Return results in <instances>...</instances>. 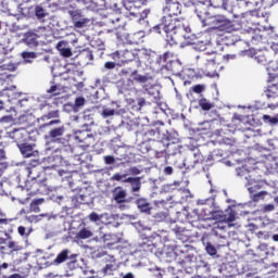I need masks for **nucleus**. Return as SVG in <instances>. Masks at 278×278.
I'll list each match as a JSON object with an SVG mask.
<instances>
[{"instance_id": "obj_1", "label": "nucleus", "mask_w": 278, "mask_h": 278, "mask_svg": "<svg viewBox=\"0 0 278 278\" xmlns=\"http://www.w3.org/2000/svg\"><path fill=\"white\" fill-rule=\"evenodd\" d=\"M165 33V39L168 45H177L181 38H186V34H190V26H186V20L170 15L161 18V23L153 27L156 34Z\"/></svg>"}, {"instance_id": "obj_2", "label": "nucleus", "mask_w": 278, "mask_h": 278, "mask_svg": "<svg viewBox=\"0 0 278 278\" xmlns=\"http://www.w3.org/2000/svg\"><path fill=\"white\" fill-rule=\"evenodd\" d=\"M237 175L245 179V188L249 194H255V192H260V190L268 186V182L266 180L256 179L255 172H251L244 166L237 168Z\"/></svg>"}, {"instance_id": "obj_3", "label": "nucleus", "mask_w": 278, "mask_h": 278, "mask_svg": "<svg viewBox=\"0 0 278 278\" xmlns=\"http://www.w3.org/2000/svg\"><path fill=\"white\" fill-rule=\"evenodd\" d=\"M41 112L48 110L47 114H43L38 118V123H42L40 125V129H45V127H51L53 125H60L62 119L60 118V110H51V104L48 102H43L40 104Z\"/></svg>"}, {"instance_id": "obj_4", "label": "nucleus", "mask_w": 278, "mask_h": 278, "mask_svg": "<svg viewBox=\"0 0 278 278\" xmlns=\"http://www.w3.org/2000/svg\"><path fill=\"white\" fill-rule=\"evenodd\" d=\"M26 189L28 194H43V192L49 193L55 190V187L50 186L47 178L43 179H31L26 184Z\"/></svg>"}, {"instance_id": "obj_5", "label": "nucleus", "mask_w": 278, "mask_h": 278, "mask_svg": "<svg viewBox=\"0 0 278 278\" xmlns=\"http://www.w3.org/2000/svg\"><path fill=\"white\" fill-rule=\"evenodd\" d=\"M210 26L213 29H217L218 31H226V34H231V31H236V25L233 21L227 18L225 15H213L211 17Z\"/></svg>"}, {"instance_id": "obj_6", "label": "nucleus", "mask_w": 278, "mask_h": 278, "mask_svg": "<svg viewBox=\"0 0 278 278\" xmlns=\"http://www.w3.org/2000/svg\"><path fill=\"white\" fill-rule=\"evenodd\" d=\"M245 54L250 58H254V60L257 62V64H262L263 66H267V71H278V60L277 61H270L268 60V56L266 55V52L263 50H247Z\"/></svg>"}, {"instance_id": "obj_7", "label": "nucleus", "mask_w": 278, "mask_h": 278, "mask_svg": "<svg viewBox=\"0 0 278 278\" xmlns=\"http://www.w3.org/2000/svg\"><path fill=\"white\" fill-rule=\"evenodd\" d=\"M91 125H94V121H91L89 124H84V129L76 132V140H78V142L83 144L85 149H88L94 144V136L90 134Z\"/></svg>"}, {"instance_id": "obj_8", "label": "nucleus", "mask_w": 278, "mask_h": 278, "mask_svg": "<svg viewBox=\"0 0 278 278\" xmlns=\"http://www.w3.org/2000/svg\"><path fill=\"white\" fill-rule=\"evenodd\" d=\"M40 164V160H30L29 163L23 165L24 175L28 179H39L45 170V167H41Z\"/></svg>"}, {"instance_id": "obj_9", "label": "nucleus", "mask_w": 278, "mask_h": 278, "mask_svg": "<svg viewBox=\"0 0 278 278\" xmlns=\"http://www.w3.org/2000/svg\"><path fill=\"white\" fill-rule=\"evenodd\" d=\"M127 177V174L121 175L116 173L112 176V181H122L123 184H130L131 192H139L140 188H142V182L140 181V177Z\"/></svg>"}, {"instance_id": "obj_10", "label": "nucleus", "mask_w": 278, "mask_h": 278, "mask_svg": "<svg viewBox=\"0 0 278 278\" xmlns=\"http://www.w3.org/2000/svg\"><path fill=\"white\" fill-rule=\"evenodd\" d=\"M188 245H178L175 249V260L180 266H186V264H190V262H192V260L194 258V255L190 254V252H188Z\"/></svg>"}, {"instance_id": "obj_11", "label": "nucleus", "mask_w": 278, "mask_h": 278, "mask_svg": "<svg viewBox=\"0 0 278 278\" xmlns=\"http://www.w3.org/2000/svg\"><path fill=\"white\" fill-rule=\"evenodd\" d=\"M197 64L203 66L208 72L216 67V56L212 53L202 52L197 56Z\"/></svg>"}, {"instance_id": "obj_12", "label": "nucleus", "mask_w": 278, "mask_h": 278, "mask_svg": "<svg viewBox=\"0 0 278 278\" xmlns=\"http://www.w3.org/2000/svg\"><path fill=\"white\" fill-rule=\"evenodd\" d=\"M113 60H121L122 62H134L138 58V50L125 49L116 50L112 54Z\"/></svg>"}, {"instance_id": "obj_13", "label": "nucleus", "mask_w": 278, "mask_h": 278, "mask_svg": "<svg viewBox=\"0 0 278 278\" xmlns=\"http://www.w3.org/2000/svg\"><path fill=\"white\" fill-rule=\"evenodd\" d=\"M248 43L252 47H260V45H266L268 39L264 36L262 30H252L248 33Z\"/></svg>"}, {"instance_id": "obj_14", "label": "nucleus", "mask_w": 278, "mask_h": 278, "mask_svg": "<svg viewBox=\"0 0 278 278\" xmlns=\"http://www.w3.org/2000/svg\"><path fill=\"white\" fill-rule=\"evenodd\" d=\"M14 218H8L5 213L1 211L0 215V231L7 236V238H10V233L14 231Z\"/></svg>"}, {"instance_id": "obj_15", "label": "nucleus", "mask_w": 278, "mask_h": 278, "mask_svg": "<svg viewBox=\"0 0 278 278\" xmlns=\"http://www.w3.org/2000/svg\"><path fill=\"white\" fill-rule=\"evenodd\" d=\"M194 12L203 27H210V22L212 21L213 15L207 11V7L205 4H198L195 5Z\"/></svg>"}, {"instance_id": "obj_16", "label": "nucleus", "mask_w": 278, "mask_h": 278, "mask_svg": "<svg viewBox=\"0 0 278 278\" xmlns=\"http://www.w3.org/2000/svg\"><path fill=\"white\" fill-rule=\"evenodd\" d=\"M269 86L265 90V96L267 99H277L278 97V75H270L269 76Z\"/></svg>"}, {"instance_id": "obj_17", "label": "nucleus", "mask_w": 278, "mask_h": 278, "mask_svg": "<svg viewBox=\"0 0 278 278\" xmlns=\"http://www.w3.org/2000/svg\"><path fill=\"white\" fill-rule=\"evenodd\" d=\"M10 138L17 144H23L29 138V132L25 128H17L10 132Z\"/></svg>"}, {"instance_id": "obj_18", "label": "nucleus", "mask_w": 278, "mask_h": 278, "mask_svg": "<svg viewBox=\"0 0 278 278\" xmlns=\"http://www.w3.org/2000/svg\"><path fill=\"white\" fill-rule=\"evenodd\" d=\"M96 242H103L105 247H114V244H118L121 242V237L115 233H105L100 239L98 237L94 238Z\"/></svg>"}, {"instance_id": "obj_19", "label": "nucleus", "mask_w": 278, "mask_h": 278, "mask_svg": "<svg viewBox=\"0 0 278 278\" xmlns=\"http://www.w3.org/2000/svg\"><path fill=\"white\" fill-rule=\"evenodd\" d=\"M65 131H66V127L64 125L52 128L46 136V139L52 140V142H60V140H62V136H64Z\"/></svg>"}, {"instance_id": "obj_20", "label": "nucleus", "mask_w": 278, "mask_h": 278, "mask_svg": "<svg viewBox=\"0 0 278 278\" xmlns=\"http://www.w3.org/2000/svg\"><path fill=\"white\" fill-rule=\"evenodd\" d=\"M164 12H167V16L177 17L181 14V4L179 2H173L172 0L166 2Z\"/></svg>"}, {"instance_id": "obj_21", "label": "nucleus", "mask_w": 278, "mask_h": 278, "mask_svg": "<svg viewBox=\"0 0 278 278\" xmlns=\"http://www.w3.org/2000/svg\"><path fill=\"white\" fill-rule=\"evenodd\" d=\"M17 147L23 157H38L39 155V152L37 150H34V147L29 143H20L17 144Z\"/></svg>"}, {"instance_id": "obj_22", "label": "nucleus", "mask_w": 278, "mask_h": 278, "mask_svg": "<svg viewBox=\"0 0 278 278\" xmlns=\"http://www.w3.org/2000/svg\"><path fill=\"white\" fill-rule=\"evenodd\" d=\"M116 270H118V262H116L114 256H111L110 260L106 261L105 266L102 268V273L105 276L112 277Z\"/></svg>"}, {"instance_id": "obj_23", "label": "nucleus", "mask_w": 278, "mask_h": 278, "mask_svg": "<svg viewBox=\"0 0 278 278\" xmlns=\"http://www.w3.org/2000/svg\"><path fill=\"white\" fill-rule=\"evenodd\" d=\"M247 3H254L256 9L252 10L249 12V21H253V18H264L266 17V13L262 10V2L261 1H252V2H247Z\"/></svg>"}, {"instance_id": "obj_24", "label": "nucleus", "mask_w": 278, "mask_h": 278, "mask_svg": "<svg viewBox=\"0 0 278 278\" xmlns=\"http://www.w3.org/2000/svg\"><path fill=\"white\" fill-rule=\"evenodd\" d=\"M136 205L139 210V212L143 213V214H151V203H149V201L144 198H139L136 200Z\"/></svg>"}, {"instance_id": "obj_25", "label": "nucleus", "mask_w": 278, "mask_h": 278, "mask_svg": "<svg viewBox=\"0 0 278 278\" xmlns=\"http://www.w3.org/2000/svg\"><path fill=\"white\" fill-rule=\"evenodd\" d=\"M113 197L116 203H125L127 201V191L123 187H116L113 191Z\"/></svg>"}, {"instance_id": "obj_26", "label": "nucleus", "mask_w": 278, "mask_h": 278, "mask_svg": "<svg viewBox=\"0 0 278 278\" xmlns=\"http://www.w3.org/2000/svg\"><path fill=\"white\" fill-rule=\"evenodd\" d=\"M68 255H71V250L65 249L61 251L53 261L54 266H60V264H64V262L68 260Z\"/></svg>"}, {"instance_id": "obj_27", "label": "nucleus", "mask_w": 278, "mask_h": 278, "mask_svg": "<svg viewBox=\"0 0 278 278\" xmlns=\"http://www.w3.org/2000/svg\"><path fill=\"white\" fill-rule=\"evenodd\" d=\"M268 197V191H256L254 193H250V199L253 203H260V201H264Z\"/></svg>"}, {"instance_id": "obj_28", "label": "nucleus", "mask_w": 278, "mask_h": 278, "mask_svg": "<svg viewBox=\"0 0 278 278\" xmlns=\"http://www.w3.org/2000/svg\"><path fill=\"white\" fill-rule=\"evenodd\" d=\"M25 42L29 47H38V35L36 33H27Z\"/></svg>"}, {"instance_id": "obj_29", "label": "nucleus", "mask_w": 278, "mask_h": 278, "mask_svg": "<svg viewBox=\"0 0 278 278\" xmlns=\"http://www.w3.org/2000/svg\"><path fill=\"white\" fill-rule=\"evenodd\" d=\"M132 81L137 84H147L149 81V76L138 74V70L131 72Z\"/></svg>"}, {"instance_id": "obj_30", "label": "nucleus", "mask_w": 278, "mask_h": 278, "mask_svg": "<svg viewBox=\"0 0 278 278\" xmlns=\"http://www.w3.org/2000/svg\"><path fill=\"white\" fill-rule=\"evenodd\" d=\"M42 203H45V199L39 198V199H35L30 202V212H34L35 214H38V212H40V205H42Z\"/></svg>"}, {"instance_id": "obj_31", "label": "nucleus", "mask_w": 278, "mask_h": 278, "mask_svg": "<svg viewBox=\"0 0 278 278\" xmlns=\"http://www.w3.org/2000/svg\"><path fill=\"white\" fill-rule=\"evenodd\" d=\"M76 238H78V240H88V238H92V231L84 227L77 232Z\"/></svg>"}, {"instance_id": "obj_32", "label": "nucleus", "mask_w": 278, "mask_h": 278, "mask_svg": "<svg viewBox=\"0 0 278 278\" xmlns=\"http://www.w3.org/2000/svg\"><path fill=\"white\" fill-rule=\"evenodd\" d=\"M198 105L203 110L204 112H210L212 108H214V104L210 102V100L202 98L198 101Z\"/></svg>"}, {"instance_id": "obj_33", "label": "nucleus", "mask_w": 278, "mask_h": 278, "mask_svg": "<svg viewBox=\"0 0 278 278\" xmlns=\"http://www.w3.org/2000/svg\"><path fill=\"white\" fill-rule=\"evenodd\" d=\"M5 150L0 149V177L1 175H3V170H5L8 166H10V163L3 161L5 160Z\"/></svg>"}, {"instance_id": "obj_34", "label": "nucleus", "mask_w": 278, "mask_h": 278, "mask_svg": "<svg viewBox=\"0 0 278 278\" xmlns=\"http://www.w3.org/2000/svg\"><path fill=\"white\" fill-rule=\"evenodd\" d=\"M173 231H174V233H176V237L178 238V240H182V242L188 240V236H186V229L185 228L176 226L173 229Z\"/></svg>"}, {"instance_id": "obj_35", "label": "nucleus", "mask_w": 278, "mask_h": 278, "mask_svg": "<svg viewBox=\"0 0 278 278\" xmlns=\"http://www.w3.org/2000/svg\"><path fill=\"white\" fill-rule=\"evenodd\" d=\"M12 270V264L9 263H2L0 264V278H7L8 273Z\"/></svg>"}, {"instance_id": "obj_36", "label": "nucleus", "mask_w": 278, "mask_h": 278, "mask_svg": "<svg viewBox=\"0 0 278 278\" xmlns=\"http://www.w3.org/2000/svg\"><path fill=\"white\" fill-rule=\"evenodd\" d=\"M7 247H8V249H10V253L23 251V245L17 244L15 241H9Z\"/></svg>"}, {"instance_id": "obj_37", "label": "nucleus", "mask_w": 278, "mask_h": 278, "mask_svg": "<svg viewBox=\"0 0 278 278\" xmlns=\"http://www.w3.org/2000/svg\"><path fill=\"white\" fill-rule=\"evenodd\" d=\"M28 106H29V99H27V98L18 100L16 103V108H18L20 110H23V112H27Z\"/></svg>"}, {"instance_id": "obj_38", "label": "nucleus", "mask_w": 278, "mask_h": 278, "mask_svg": "<svg viewBox=\"0 0 278 278\" xmlns=\"http://www.w3.org/2000/svg\"><path fill=\"white\" fill-rule=\"evenodd\" d=\"M263 122L267 125H277L278 124V117H273L270 115H263Z\"/></svg>"}, {"instance_id": "obj_39", "label": "nucleus", "mask_w": 278, "mask_h": 278, "mask_svg": "<svg viewBox=\"0 0 278 278\" xmlns=\"http://www.w3.org/2000/svg\"><path fill=\"white\" fill-rule=\"evenodd\" d=\"M204 91H205V85H195L189 89V92H194L195 94H201V92H204Z\"/></svg>"}, {"instance_id": "obj_40", "label": "nucleus", "mask_w": 278, "mask_h": 278, "mask_svg": "<svg viewBox=\"0 0 278 278\" xmlns=\"http://www.w3.org/2000/svg\"><path fill=\"white\" fill-rule=\"evenodd\" d=\"M62 89H60V86L58 85H52L48 90V94H53V97H58L60 94Z\"/></svg>"}, {"instance_id": "obj_41", "label": "nucleus", "mask_w": 278, "mask_h": 278, "mask_svg": "<svg viewBox=\"0 0 278 278\" xmlns=\"http://www.w3.org/2000/svg\"><path fill=\"white\" fill-rule=\"evenodd\" d=\"M211 5H213V8H223L224 10H227L225 0H211Z\"/></svg>"}, {"instance_id": "obj_42", "label": "nucleus", "mask_w": 278, "mask_h": 278, "mask_svg": "<svg viewBox=\"0 0 278 278\" xmlns=\"http://www.w3.org/2000/svg\"><path fill=\"white\" fill-rule=\"evenodd\" d=\"M114 114H116V111L114 109H103L102 110L103 118H110V116H114Z\"/></svg>"}, {"instance_id": "obj_43", "label": "nucleus", "mask_w": 278, "mask_h": 278, "mask_svg": "<svg viewBox=\"0 0 278 278\" xmlns=\"http://www.w3.org/2000/svg\"><path fill=\"white\" fill-rule=\"evenodd\" d=\"M22 58H23V60H35V58H37V54H36V52L24 51V52H22Z\"/></svg>"}, {"instance_id": "obj_44", "label": "nucleus", "mask_w": 278, "mask_h": 278, "mask_svg": "<svg viewBox=\"0 0 278 278\" xmlns=\"http://www.w3.org/2000/svg\"><path fill=\"white\" fill-rule=\"evenodd\" d=\"M88 25V20L87 18H80L77 22L74 23V27L81 29V27H86Z\"/></svg>"}, {"instance_id": "obj_45", "label": "nucleus", "mask_w": 278, "mask_h": 278, "mask_svg": "<svg viewBox=\"0 0 278 278\" xmlns=\"http://www.w3.org/2000/svg\"><path fill=\"white\" fill-rule=\"evenodd\" d=\"M42 217H45V214H41V215H30V216L27 217V220L29 223H40Z\"/></svg>"}, {"instance_id": "obj_46", "label": "nucleus", "mask_w": 278, "mask_h": 278, "mask_svg": "<svg viewBox=\"0 0 278 278\" xmlns=\"http://www.w3.org/2000/svg\"><path fill=\"white\" fill-rule=\"evenodd\" d=\"M223 220H227L228 223H233V220H236V212L230 211L228 215H225V217H223Z\"/></svg>"}, {"instance_id": "obj_47", "label": "nucleus", "mask_w": 278, "mask_h": 278, "mask_svg": "<svg viewBox=\"0 0 278 278\" xmlns=\"http://www.w3.org/2000/svg\"><path fill=\"white\" fill-rule=\"evenodd\" d=\"M61 153H62V157H64L65 153H67V155H73V148L71 146H64L61 149Z\"/></svg>"}, {"instance_id": "obj_48", "label": "nucleus", "mask_w": 278, "mask_h": 278, "mask_svg": "<svg viewBox=\"0 0 278 278\" xmlns=\"http://www.w3.org/2000/svg\"><path fill=\"white\" fill-rule=\"evenodd\" d=\"M36 16L37 18H45V16H47V13H45V9H42L41 7H37Z\"/></svg>"}, {"instance_id": "obj_49", "label": "nucleus", "mask_w": 278, "mask_h": 278, "mask_svg": "<svg viewBox=\"0 0 278 278\" xmlns=\"http://www.w3.org/2000/svg\"><path fill=\"white\" fill-rule=\"evenodd\" d=\"M205 249H206V253H208V255H216V253H217L216 248L214 245H212V243H207Z\"/></svg>"}, {"instance_id": "obj_50", "label": "nucleus", "mask_w": 278, "mask_h": 278, "mask_svg": "<svg viewBox=\"0 0 278 278\" xmlns=\"http://www.w3.org/2000/svg\"><path fill=\"white\" fill-rule=\"evenodd\" d=\"M60 53L63 58H71L73 55V51H71V48L66 47L62 49Z\"/></svg>"}, {"instance_id": "obj_51", "label": "nucleus", "mask_w": 278, "mask_h": 278, "mask_svg": "<svg viewBox=\"0 0 278 278\" xmlns=\"http://www.w3.org/2000/svg\"><path fill=\"white\" fill-rule=\"evenodd\" d=\"M72 16V21L75 23H77V21H81V13L77 12V11H73L71 13Z\"/></svg>"}, {"instance_id": "obj_52", "label": "nucleus", "mask_w": 278, "mask_h": 278, "mask_svg": "<svg viewBox=\"0 0 278 278\" xmlns=\"http://www.w3.org/2000/svg\"><path fill=\"white\" fill-rule=\"evenodd\" d=\"M104 68H106V71H114V68H116V63L108 61L104 63Z\"/></svg>"}, {"instance_id": "obj_53", "label": "nucleus", "mask_w": 278, "mask_h": 278, "mask_svg": "<svg viewBox=\"0 0 278 278\" xmlns=\"http://www.w3.org/2000/svg\"><path fill=\"white\" fill-rule=\"evenodd\" d=\"M86 104V99L84 97H78L75 100L76 108H81V105Z\"/></svg>"}, {"instance_id": "obj_54", "label": "nucleus", "mask_w": 278, "mask_h": 278, "mask_svg": "<svg viewBox=\"0 0 278 278\" xmlns=\"http://www.w3.org/2000/svg\"><path fill=\"white\" fill-rule=\"evenodd\" d=\"M25 231H27L25 226H18L17 232L20 233V236H25V238H28L29 237V232H25Z\"/></svg>"}, {"instance_id": "obj_55", "label": "nucleus", "mask_w": 278, "mask_h": 278, "mask_svg": "<svg viewBox=\"0 0 278 278\" xmlns=\"http://www.w3.org/2000/svg\"><path fill=\"white\" fill-rule=\"evenodd\" d=\"M89 220H91V223H98V220H101V217L99 216V214L92 212L89 215Z\"/></svg>"}, {"instance_id": "obj_56", "label": "nucleus", "mask_w": 278, "mask_h": 278, "mask_svg": "<svg viewBox=\"0 0 278 278\" xmlns=\"http://www.w3.org/2000/svg\"><path fill=\"white\" fill-rule=\"evenodd\" d=\"M227 223H229L228 220H223V217L220 219V222L217 224L216 228L217 229H227Z\"/></svg>"}, {"instance_id": "obj_57", "label": "nucleus", "mask_w": 278, "mask_h": 278, "mask_svg": "<svg viewBox=\"0 0 278 278\" xmlns=\"http://www.w3.org/2000/svg\"><path fill=\"white\" fill-rule=\"evenodd\" d=\"M103 160H104L105 164H114V162H115V159L112 155H106L103 157Z\"/></svg>"}, {"instance_id": "obj_58", "label": "nucleus", "mask_w": 278, "mask_h": 278, "mask_svg": "<svg viewBox=\"0 0 278 278\" xmlns=\"http://www.w3.org/2000/svg\"><path fill=\"white\" fill-rule=\"evenodd\" d=\"M275 210V204H265L263 207L264 212H274Z\"/></svg>"}, {"instance_id": "obj_59", "label": "nucleus", "mask_w": 278, "mask_h": 278, "mask_svg": "<svg viewBox=\"0 0 278 278\" xmlns=\"http://www.w3.org/2000/svg\"><path fill=\"white\" fill-rule=\"evenodd\" d=\"M225 38H226V40H230V41L226 42V45H233L236 42V40H238V39H233V35H231V34H228Z\"/></svg>"}, {"instance_id": "obj_60", "label": "nucleus", "mask_w": 278, "mask_h": 278, "mask_svg": "<svg viewBox=\"0 0 278 278\" xmlns=\"http://www.w3.org/2000/svg\"><path fill=\"white\" fill-rule=\"evenodd\" d=\"M56 49L58 51H60V53L62 52V49H66V42L64 41H59L56 45Z\"/></svg>"}, {"instance_id": "obj_61", "label": "nucleus", "mask_w": 278, "mask_h": 278, "mask_svg": "<svg viewBox=\"0 0 278 278\" xmlns=\"http://www.w3.org/2000/svg\"><path fill=\"white\" fill-rule=\"evenodd\" d=\"M138 105H139L138 110H142V108H144V105H147V100H144V98H140L138 100Z\"/></svg>"}, {"instance_id": "obj_62", "label": "nucleus", "mask_w": 278, "mask_h": 278, "mask_svg": "<svg viewBox=\"0 0 278 278\" xmlns=\"http://www.w3.org/2000/svg\"><path fill=\"white\" fill-rule=\"evenodd\" d=\"M0 123H12V115H7L0 118Z\"/></svg>"}, {"instance_id": "obj_63", "label": "nucleus", "mask_w": 278, "mask_h": 278, "mask_svg": "<svg viewBox=\"0 0 278 278\" xmlns=\"http://www.w3.org/2000/svg\"><path fill=\"white\" fill-rule=\"evenodd\" d=\"M163 173H164V175H172V174H173V167L166 166V167L163 169Z\"/></svg>"}, {"instance_id": "obj_64", "label": "nucleus", "mask_w": 278, "mask_h": 278, "mask_svg": "<svg viewBox=\"0 0 278 278\" xmlns=\"http://www.w3.org/2000/svg\"><path fill=\"white\" fill-rule=\"evenodd\" d=\"M154 277H155V278H164V275L162 274V271H160L159 269H156V270L154 271Z\"/></svg>"}]
</instances>
